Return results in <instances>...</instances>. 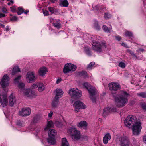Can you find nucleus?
<instances>
[{"mask_svg": "<svg viewBox=\"0 0 146 146\" xmlns=\"http://www.w3.org/2000/svg\"><path fill=\"white\" fill-rule=\"evenodd\" d=\"M135 116L130 115L128 116L124 122L125 125L129 127H132L133 133L135 135H138L140 133L142 128L141 123L137 121Z\"/></svg>", "mask_w": 146, "mask_h": 146, "instance_id": "nucleus-1", "label": "nucleus"}, {"mask_svg": "<svg viewBox=\"0 0 146 146\" xmlns=\"http://www.w3.org/2000/svg\"><path fill=\"white\" fill-rule=\"evenodd\" d=\"M112 94L116 106L119 108L124 106L128 102V98L130 96L129 93L123 90L120 91L117 95L113 93Z\"/></svg>", "mask_w": 146, "mask_h": 146, "instance_id": "nucleus-2", "label": "nucleus"}, {"mask_svg": "<svg viewBox=\"0 0 146 146\" xmlns=\"http://www.w3.org/2000/svg\"><path fill=\"white\" fill-rule=\"evenodd\" d=\"M106 43L105 42H100L95 40L92 41V49L94 52L101 53L102 52V48H106Z\"/></svg>", "mask_w": 146, "mask_h": 146, "instance_id": "nucleus-3", "label": "nucleus"}, {"mask_svg": "<svg viewBox=\"0 0 146 146\" xmlns=\"http://www.w3.org/2000/svg\"><path fill=\"white\" fill-rule=\"evenodd\" d=\"M68 131L71 135L72 139L74 141H77L81 138L80 131L75 128L71 127L68 129Z\"/></svg>", "mask_w": 146, "mask_h": 146, "instance_id": "nucleus-4", "label": "nucleus"}, {"mask_svg": "<svg viewBox=\"0 0 146 146\" xmlns=\"http://www.w3.org/2000/svg\"><path fill=\"white\" fill-rule=\"evenodd\" d=\"M57 132L55 130L52 129L49 130L48 132L49 138L47 139V141L49 143L52 145L56 144L55 136Z\"/></svg>", "mask_w": 146, "mask_h": 146, "instance_id": "nucleus-5", "label": "nucleus"}, {"mask_svg": "<svg viewBox=\"0 0 146 146\" xmlns=\"http://www.w3.org/2000/svg\"><path fill=\"white\" fill-rule=\"evenodd\" d=\"M68 94L73 99H77L81 96V92L77 88L70 89L69 91Z\"/></svg>", "mask_w": 146, "mask_h": 146, "instance_id": "nucleus-6", "label": "nucleus"}, {"mask_svg": "<svg viewBox=\"0 0 146 146\" xmlns=\"http://www.w3.org/2000/svg\"><path fill=\"white\" fill-rule=\"evenodd\" d=\"M77 68L76 66L71 63H67L65 64L63 72L64 73L66 74L70 72L75 71Z\"/></svg>", "mask_w": 146, "mask_h": 146, "instance_id": "nucleus-7", "label": "nucleus"}, {"mask_svg": "<svg viewBox=\"0 0 146 146\" xmlns=\"http://www.w3.org/2000/svg\"><path fill=\"white\" fill-rule=\"evenodd\" d=\"M88 90L89 93L90 97L91 100L93 103L95 102L96 98L95 96L96 94V89L92 86Z\"/></svg>", "mask_w": 146, "mask_h": 146, "instance_id": "nucleus-8", "label": "nucleus"}, {"mask_svg": "<svg viewBox=\"0 0 146 146\" xmlns=\"http://www.w3.org/2000/svg\"><path fill=\"white\" fill-rule=\"evenodd\" d=\"M121 146H129L131 143L129 138L127 137H123L120 139Z\"/></svg>", "mask_w": 146, "mask_h": 146, "instance_id": "nucleus-9", "label": "nucleus"}, {"mask_svg": "<svg viewBox=\"0 0 146 146\" xmlns=\"http://www.w3.org/2000/svg\"><path fill=\"white\" fill-rule=\"evenodd\" d=\"M23 94L26 97L32 98L37 95L36 93L31 89L25 90L23 91Z\"/></svg>", "mask_w": 146, "mask_h": 146, "instance_id": "nucleus-10", "label": "nucleus"}, {"mask_svg": "<svg viewBox=\"0 0 146 146\" xmlns=\"http://www.w3.org/2000/svg\"><path fill=\"white\" fill-rule=\"evenodd\" d=\"M9 80V78L8 76L6 74H5L0 82V84L3 89L8 85Z\"/></svg>", "mask_w": 146, "mask_h": 146, "instance_id": "nucleus-11", "label": "nucleus"}, {"mask_svg": "<svg viewBox=\"0 0 146 146\" xmlns=\"http://www.w3.org/2000/svg\"><path fill=\"white\" fill-rule=\"evenodd\" d=\"M31 113V109L29 108H25L19 111V115L20 116L25 117L29 115Z\"/></svg>", "mask_w": 146, "mask_h": 146, "instance_id": "nucleus-12", "label": "nucleus"}, {"mask_svg": "<svg viewBox=\"0 0 146 146\" xmlns=\"http://www.w3.org/2000/svg\"><path fill=\"white\" fill-rule=\"evenodd\" d=\"M110 90H111L117 91L120 90L121 88L120 85L118 84L112 82L108 84Z\"/></svg>", "mask_w": 146, "mask_h": 146, "instance_id": "nucleus-13", "label": "nucleus"}, {"mask_svg": "<svg viewBox=\"0 0 146 146\" xmlns=\"http://www.w3.org/2000/svg\"><path fill=\"white\" fill-rule=\"evenodd\" d=\"M27 81L29 83L35 80L36 78L34 75V73L32 72H27L26 76Z\"/></svg>", "mask_w": 146, "mask_h": 146, "instance_id": "nucleus-14", "label": "nucleus"}, {"mask_svg": "<svg viewBox=\"0 0 146 146\" xmlns=\"http://www.w3.org/2000/svg\"><path fill=\"white\" fill-rule=\"evenodd\" d=\"M73 106L75 109H84L86 107V106L80 101H76L74 104Z\"/></svg>", "mask_w": 146, "mask_h": 146, "instance_id": "nucleus-15", "label": "nucleus"}, {"mask_svg": "<svg viewBox=\"0 0 146 146\" xmlns=\"http://www.w3.org/2000/svg\"><path fill=\"white\" fill-rule=\"evenodd\" d=\"M60 21L59 20H56L51 18L50 19V22L53 24L54 27L57 29H59L61 27V24Z\"/></svg>", "mask_w": 146, "mask_h": 146, "instance_id": "nucleus-16", "label": "nucleus"}, {"mask_svg": "<svg viewBox=\"0 0 146 146\" xmlns=\"http://www.w3.org/2000/svg\"><path fill=\"white\" fill-rule=\"evenodd\" d=\"M63 93L64 92L61 89H56V95L55 98L56 99H59L62 97Z\"/></svg>", "mask_w": 146, "mask_h": 146, "instance_id": "nucleus-17", "label": "nucleus"}, {"mask_svg": "<svg viewBox=\"0 0 146 146\" xmlns=\"http://www.w3.org/2000/svg\"><path fill=\"white\" fill-rule=\"evenodd\" d=\"M111 135L109 133L106 134L103 138V142L105 144H107L108 141L111 139Z\"/></svg>", "mask_w": 146, "mask_h": 146, "instance_id": "nucleus-18", "label": "nucleus"}, {"mask_svg": "<svg viewBox=\"0 0 146 146\" xmlns=\"http://www.w3.org/2000/svg\"><path fill=\"white\" fill-rule=\"evenodd\" d=\"M9 100L10 105L11 106H12L16 102L15 98L13 95L12 94H11L9 98Z\"/></svg>", "mask_w": 146, "mask_h": 146, "instance_id": "nucleus-19", "label": "nucleus"}, {"mask_svg": "<svg viewBox=\"0 0 146 146\" xmlns=\"http://www.w3.org/2000/svg\"><path fill=\"white\" fill-rule=\"evenodd\" d=\"M48 71L47 68L42 67L40 68L39 70V73L40 75L43 76Z\"/></svg>", "mask_w": 146, "mask_h": 146, "instance_id": "nucleus-20", "label": "nucleus"}, {"mask_svg": "<svg viewBox=\"0 0 146 146\" xmlns=\"http://www.w3.org/2000/svg\"><path fill=\"white\" fill-rule=\"evenodd\" d=\"M87 124L86 121H82L78 123L77 126L79 127H83L84 128H86Z\"/></svg>", "mask_w": 146, "mask_h": 146, "instance_id": "nucleus-21", "label": "nucleus"}, {"mask_svg": "<svg viewBox=\"0 0 146 146\" xmlns=\"http://www.w3.org/2000/svg\"><path fill=\"white\" fill-rule=\"evenodd\" d=\"M110 111V108L108 107L104 108L103 110V115L104 116H106L109 114Z\"/></svg>", "mask_w": 146, "mask_h": 146, "instance_id": "nucleus-22", "label": "nucleus"}, {"mask_svg": "<svg viewBox=\"0 0 146 146\" xmlns=\"http://www.w3.org/2000/svg\"><path fill=\"white\" fill-rule=\"evenodd\" d=\"M37 88L39 91L42 92L44 90L45 87L43 83H38Z\"/></svg>", "mask_w": 146, "mask_h": 146, "instance_id": "nucleus-23", "label": "nucleus"}, {"mask_svg": "<svg viewBox=\"0 0 146 146\" xmlns=\"http://www.w3.org/2000/svg\"><path fill=\"white\" fill-rule=\"evenodd\" d=\"M59 102V99H56L55 98L54 99L52 102V105L53 108H55L57 107Z\"/></svg>", "mask_w": 146, "mask_h": 146, "instance_id": "nucleus-24", "label": "nucleus"}, {"mask_svg": "<svg viewBox=\"0 0 146 146\" xmlns=\"http://www.w3.org/2000/svg\"><path fill=\"white\" fill-rule=\"evenodd\" d=\"M20 71V69L18 66H15L13 69L12 74L14 75L16 73L19 72Z\"/></svg>", "mask_w": 146, "mask_h": 146, "instance_id": "nucleus-25", "label": "nucleus"}, {"mask_svg": "<svg viewBox=\"0 0 146 146\" xmlns=\"http://www.w3.org/2000/svg\"><path fill=\"white\" fill-rule=\"evenodd\" d=\"M62 146H69L68 143L65 138L62 139Z\"/></svg>", "mask_w": 146, "mask_h": 146, "instance_id": "nucleus-26", "label": "nucleus"}, {"mask_svg": "<svg viewBox=\"0 0 146 146\" xmlns=\"http://www.w3.org/2000/svg\"><path fill=\"white\" fill-rule=\"evenodd\" d=\"M54 125V123L51 120L50 121L48 122L46 127L44 128V129L46 130L52 127Z\"/></svg>", "mask_w": 146, "mask_h": 146, "instance_id": "nucleus-27", "label": "nucleus"}, {"mask_svg": "<svg viewBox=\"0 0 146 146\" xmlns=\"http://www.w3.org/2000/svg\"><path fill=\"white\" fill-rule=\"evenodd\" d=\"M90 48L88 46H86L84 48V50L86 53L89 56H91V54Z\"/></svg>", "mask_w": 146, "mask_h": 146, "instance_id": "nucleus-28", "label": "nucleus"}, {"mask_svg": "<svg viewBox=\"0 0 146 146\" xmlns=\"http://www.w3.org/2000/svg\"><path fill=\"white\" fill-rule=\"evenodd\" d=\"M40 119V117L38 115H36L33 118V121L34 123H36Z\"/></svg>", "mask_w": 146, "mask_h": 146, "instance_id": "nucleus-29", "label": "nucleus"}, {"mask_svg": "<svg viewBox=\"0 0 146 146\" xmlns=\"http://www.w3.org/2000/svg\"><path fill=\"white\" fill-rule=\"evenodd\" d=\"M125 36H126L132 37L133 36L132 33L130 31H126L125 32Z\"/></svg>", "mask_w": 146, "mask_h": 146, "instance_id": "nucleus-30", "label": "nucleus"}, {"mask_svg": "<svg viewBox=\"0 0 146 146\" xmlns=\"http://www.w3.org/2000/svg\"><path fill=\"white\" fill-rule=\"evenodd\" d=\"M111 16V14L108 12L104 13V17L106 19H108L110 18Z\"/></svg>", "mask_w": 146, "mask_h": 146, "instance_id": "nucleus-31", "label": "nucleus"}, {"mask_svg": "<svg viewBox=\"0 0 146 146\" xmlns=\"http://www.w3.org/2000/svg\"><path fill=\"white\" fill-rule=\"evenodd\" d=\"M137 95L143 98H146V92H141L137 94Z\"/></svg>", "mask_w": 146, "mask_h": 146, "instance_id": "nucleus-32", "label": "nucleus"}, {"mask_svg": "<svg viewBox=\"0 0 146 146\" xmlns=\"http://www.w3.org/2000/svg\"><path fill=\"white\" fill-rule=\"evenodd\" d=\"M61 4L63 7H67L69 4L67 0H64L62 2Z\"/></svg>", "mask_w": 146, "mask_h": 146, "instance_id": "nucleus-33", "label": "nucleus"}, {"mask_svg": "<svg viewBox=\"0 0 146 146\" xmlns=\"http://www.w3.org/2000/svg\"><path fill=\"white\" fill-rule=\"evenodd\" d=\"M18 11L17 12L18 15H20L22 14L24 11V9L21 7H19L18 8Z\"/></svg>", "mask_w": 146, "mask_h": 146, "instance_id": "nucleus-34", "label": "nucleus"}, {"mask_svg": "<svg viewBox=\"0 0 146 146\" xmlns=\"http://www.w3.org/2000/svg\"><path fill=\"white\" fill-rule=\"evenodd\" d=\"M102 29L104 31L106 32H110V29L105 25H103L102 26Z\"/></svg>", "mask_w": 146, "mask_h": 146, "instance_id": "nucleus-35", "label": "nucleus"}, {"mask_svg": "<svg viewBox=\"0 0 146 146\" xmlns=\"http://www.w3.org/2000/svg\"><path fill=\"white\" fill-rule=\"evenodd\" d=\"M140 106L143 110L146 111V104L145 102L141 103Z\"/></svg>", "mask_w": 146, "mask_h": 146, "instance_id": "nucleus-36", "label": "nucleus"}, {"mask_svg": "<svg viewBox=\"0 0 146 146\" xmlns=\"http://www.w3.org/2000/svg\"><path fill=\"white\" fill-rule=\"evenodd\" d=\"M93 9L94 10H102V8L100 5H97L93 7Z\"/></svg>", "mask_w": 146, "mask_h": 146, "instance_id": "nucleus-37", "label": "nucleus"}, {"mask_svg": "<svg viewBox=\"0 0 146 146\" xmlns=\"http://www.w3.org/2000/svg\"><path fill=\"white\" fill-rule=\"evenodd\" d=\"M127 52L128 53H129L131 55L133 56V57H137L136 55L134 54V53L131 50L129 49H128L127 50Z\"/></svg>", "mask_w": 146, "mask_h": 146, "instance_id": "nucleus-38", "label": "nucleus"}, {"mask_svg": "<svg viewBox=\"0 0 146 146\" xmlns=\"http://www.w3.org/2000/svg\"><path fill=\"white\" fill-rule=\"evenodd\" d=\"M80 76H86L87 74V73L84 71H82L81 72L78 73Z\"/></svg>", "mask_w": 146, "mask_h": 146, "instance_id": "nucleus-39", "label": "nucleus"}, {"mask_svg": "<svg viewBox=\"0 0 146 146\" xmlns=\"http://www.w3.org/2000/svg\"><path fill=\"white\" fill-rule=\"evenodd\" d=\"M83 85L87 90L92 86L91 85L89 84L87 82L84 83Z\"/></svg>", "mask_w": 146, "mask_h": 146, "instance_id": "nucleus-40", "label": "nucleus"}, {"mask_svg": "<svg viewBox=\"0 0 146 146\" xmlns=\"http://www.w3.org/2000/svg\"><path fill=\"white\" fill-rule=\"evenodd\" d=\"M21 77V76H19L14 79V81L15 84H17L18 83L19 81V80L20 79Z\"/></svg>", "mask_w": 146, "mask_h": 146, "instance_id": "nucleus-41", "label": "nucleus"}, {"mask_svg": "<svg viewBox=\"0 0 146 146\" xmlns=\"http://www.w3.org/2000/svg\"><path fill=\"white\" fill-rule=\"evenodd\" d=\"M118 66L120 67L124 68L125 67V65L124 62H121L119 63Z\"/></svg>", "mask_w": 146, "mask_h": 146, "instance_id": "nucleus-42", "label": "nucleus"}, {"mask_svg": "<svg viewBox=\"0 0 146 146\" xmlns=\"http://www.w3.org/2000/svg\"><path fill=\"white\" fill-rule=\"evenodd\" d=\"M16 125L19 127H21L23 126V122L20 121H18L16 123Z\"/></svg>", "mask_w": 146, "mask_h": 146, "instance_id": "nucleus-43", "label": "nucleus"}, {"mask_svg": "<svg viewBox=\"0 0 146 146\" xmlns=\"http://www.w3.org/2000/svg\"><path fill=\"white\" fill-rule=\"evenodd\" d=\"M94 64L95 63L94 62H92L88 65L87 68L89 69H91Z\"/></svg>", "mask_w": 146, "mask_h": 146, "instance_id": "nucleus-44", "label": "nucleus"}, {"mask_svg": "<svg viewBox=\"0 0 146 146\" xmlns=\"http://www.w3.org/2000/svg\"><path fill=\"white\" fill-rule=\"evenodd\" d=\"M25 86V84L23 83H19L18 84V87L21 90Z\"/></svg>", "mask_w": 146, "mask_h": 146, "instance_id": "nucleus-45", "label": "nucleus"}, {"mask_svg": "<svg viewBox=\"0 0 146 146\" xmlns=\"http://www.w3.org/2000/svg\"><path fill=\"white\" fill-rule=\"evenodd\" d=\"M110 111L111 112H116L117 111V109L115 107L110 108Z\"/></svg>", "mask_w": 146, "mask_h": 146, "instance_id": "nucleus-46", "label": "nucleus"}, {"mask_svg": "<svg viewBox=\"0 0 146 146\" xmlns=\"http://www.w3.org/2000/svg\"><path fill=\"white\" fill-rule=\"evenodd\" d=\"M56 126L58 127H61L62 125V123L59 121L56 122Z\"/></svg>", "mask_w": 146, "mask_h": 146, "instance_id": "nucleus-47", "label": "nucleus"}, {"mask_svg": "<svg viewBox=\"0 0 146 146\" xmlns=\"http://www.w3.org/2000/svg\"><path fill=\"white\" fill-rule=\"evenodd\" d=\"M94 26L95 29H96L97 30H99L100 29V27L97 23H95Z\"/></svg>", "mask_w": 146, "mask_h": 146, "instance_id": "nucleus-48", "label": "nucleus"}, {"mask_svg": "<svg viewBox=\"0 0 146 146\" xmlns=\"http://www.w3.org/2000/svg\"><path fill=\"white\" fill-rule=\"evenodd\" d=\"M48 10L52 13H53L54 12V9L53 7H48Z\"/></svg>", "mask_w": 146, "mask_h": 146, "instance_id": "nucleus-49", "label": "nucleus"}, {"mask_svg": "<svg viewBox=\"0 0 146 146\" xmlns=\"http://www.w3.org/2000/svg\"><path fill=\"white\" fill-rule=\"evenodd\" d=\"M43 13L45 16H47L49 15L48 12L47 10L44 11Z\"/></svg>", "mask_w": 146, "mask_h": 146, "instance_id": "nucleus-50", "label": "nucleus"}, {"mask_svg": "<svg viewBox=\"0 0 146 146\" xmlns=\"http://www.w3.org/2000/svg\"><path fill=\"white\" fill-rule=\"evenodd\" d=\"M17 19V17L15 16H13L11 19V20L12 21H16Z\"/></svg>", "mask_w": 146, "mask_h": 146, "instance_id": "nucleus-51", "label": "nucleus"}, {"mask_svg": "<svg viewBox=\"0 0 146 146\" xmlns=\"http://www.w3.org/2000/svg\"><path fill=\"white\" fill-rule=\"evenodd\" d=\"M38 83L36 84H33L31 86V88L33 89H35L37 87Z\"/></svg>", "mask_w": 146, "mask_h": 146, "instance_id": "nucleus-52", "label": "nucleus"}, {"mask_svg": "<svg viewBox=\"0 0 146 146\" xmlns=\"http://www.w3.org/2000/svg\"><path fill=\"white\" fill-rule=\"evenodd\" d=\"M144 51V50L143 49L140 48L138 50H136V52H137L138 53H139L140 51L143 52Z\"/></svg>", "mask_w": 146, "mask_h": 146, "instance_id": "nucleus-53", "label": "nucleus"}, {"mask_svg": "<svg viewBox=\"0 0 146 146\" xmlns=\"http://www.w3.org/2000/svg\"><path fill=\"white\" fill-rule=\"evenodd\" d=\"M53 114V113L52 111H51L48 114V116L49 117H51Z\"/></svg>", "mask_w": 146, "mask_h": 146, "instance_id": "nucleus-54", "label": "nucleus"}, {"mask_svg": "<svg viewBox=\"0 0 146 146\" xmlns=\"http://www.w3.org/2000/svg\"><path fill=\"white\" fill-rule=\"evenodd\" d=\"M61 81V78H58L57 79V80L56 81V83L57 84H58Z\"/></svg>", "mask_w": 146, "mask_h": 146, "instance_id": "nucleus-55", "label": "nucleus"}, {"mask_svg": "<svg viewBox=\"0 0 146 146\" xmlns=\"http://www.w3.org/2000/svg\"><path fill=\"white\" fill-rule=\"evenodd\" d=\"M5 15L4 14H3L1 13H0V18H2L5 17Z\"/></svg>", "mask_w": 146, "mask_h": 146, "instance_id": "nucleus-56", "label": "nucleus"}, {"mask_svg": "<svg viewBox=\"0 0 146 146\" xmlns=\"http://www.w3.org/2000/svg\"><path fill=\"white\" fill-rule=\"evenodd\" d=\"M80 108H78V109H75V112L76 113H78L79 111H80V110L79 109H80Z\"/></svg>", "mask_w": 146, "mask_h": 146, "instance_id": "nucleus-57", "label": "nucleus"}, {"mask_svg": "<svg viewBox=\"0 0 146 146\" xmlns=\"http://www.w3.org/2000/svg\"><path fill=\"white\" fill-rule=\"evenodd\" d=\"M143 141L146 144V135L143 137Z\"/></svg>", "mask_w": 146, "mask_h": 146, "instance_id": "nucleus-58", "label": "nucleus"}, {"mask_svg": "<svg viewBox=\"0 0 146 146\" xmlns=\"http://www.w3.org/2000/svg\"><path fill=\"white\" fill-rule=\"evenodd\" d=\"M11 11L13 12H15L16 11V9H15V8H13V7H11Z\"/></svg>", "mask_w": 146, "mask_h": 146, "instance_id": "nucleus-59", "label": "nucleus"}, {"mask_svg": "<svg viewBox=\"0 0 146 146\" xmlns=\"http://www.w3.org/2000/svg\"><path fill=\"white\" fill-rule=\"evenodd\" d=\"M2 11L4 13H5L7 11V9L5 8H3L2 9Z\"/></svg>", "mask_w": 146, "mask_h": 146, "instance_id": "nucleus-60", "label": "nucleus"}, {"mask_svg": "<svg viewBox=\"0 0 146 146\" xmlns=\"http://www.w3.org/2000/svg\"><path fill=\"white\" fill-rule=\"evenodd\" d=\"M121 37H116V39L118 40V41H120L121 40Z\"/></svg>", "mask_w": 146, "mask_h": 146, "instance_id": "nucleus-61", "label": "nucleus"}, {"mask_svg": "<svg viewBox=\"0 0 146 146\" xmlns=\"http://www.w3.org/2000/svg\"><path fill=\"white\" fill-rule=\"evenodd\" d=\"M5 30L6 31H9L10 30V29L9 28V27L7 26L5 28Z\"/></svg>", "mask_w": 146, "mask_h": 146, "instance_id": "nucleus-62", "label": "nucleus"}, {"mask_svg": "<svg viewBox=\"0 0 146 146\" xmlns=\"http://www.w3.org/2000/svg\"><path fill=\"white\" fill-rule=\"evenodd\" d=\"M29 10H26L25 11L24 10V11L23 12H24V13L26 14H27Z\"/></svg>", "mask_w": 146, "mask_h": 146, "instance_id": "nucleus-63", "label": "nucleus"}, {"mask_svg": "<svg viewBox=\"0 0 146 146\" xmlns=\"http://www.w3.org/2000/svg\"><path fill=\"white\" fill-rule=\"evenodd\" d=\"M0 26H1L2 27L4 28L5 27V25L2 24L0 23Z\"/></svg>", "mask_w": 146, "mask_h": 146, "instance_id": "nucleus-64", "label": "nucleus"}]
</instances>
